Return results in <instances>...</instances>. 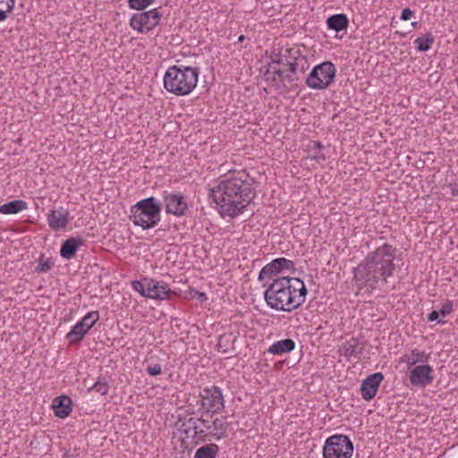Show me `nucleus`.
Listing matches in <instances>:
<instances>
[{"label":"nucleus","mask_w":458,"mask_h":458,"mask_svg":"<svg viewBox=\"0 0 458 458\" xmlns=\"http://www.w3.org/2000/svg\"><path fill=\"white\" fill-rule=\"evenodd\" d=\"M255 197V180L245 170L231 171L221 176L208 192L220 213L230 217L243 213Z\"/></svg>","instance_id":"f257e3e1"},{"label":"nucleus","mask_w":458,"mask_h":458,"mask_svg":"<svg viewBox=\"0 0 458 458\" xmlns=\"http://www.w3.org/2000/svg\"><path fill=\"white\" fill-rule=\"evenodd\" d=\"M395 249L384 243L368 255L353 268V281L359 290L378 289L387 284L395 270Z\"/></svg>","instance_id":"f03ea898"},{"label":"nucleus","mask_w":458,"mask_h":458,"mask_svg":"<svg viewBox=\"0 0 458 458\" xmlns=\"http://www.w3.org/2000/svg\"><path fill=\"white\" fill-rule=\"evenodd\" d=\"M307 288L297 277L276 278L264 292L267 304L274 310L291 312L305 301Z\"/></svg>","instance_id":"7ed1b4c3"},{"label":"nucleus","mask_w":458,"mask_h":458,"mask_svg":"<svg viewBox=\"0 0 458 458\" xmlns=\"http://www.w3.org/2000/svg\"><path fill=\"white\" fill-rule=\"evenodd\" d=\"M199 74V67L170 66L164 75V88L176 96L188 95L195 89Z\"/></svg>","instance_id":"20e7f679"},{"label":"nucleus","mask_w":458,"mask_h":458,"mask_svg":"<svg viewBox=\"0 0 458 458\" xmlns=\"http://www.w3.org/2000/svg\"><path fill=\"white\" fill-rule=\"evenodd\" d=\"M211 422L212 420L206 419L204 412H200L199 417L178 416L175 427L191 438L192 444L199 445L213 440Z\"/></svg>","instance_id":"39448f33"},{"label":"nucleus","mask_w":458,"mask_h":458,"mask_svg":"<svg viewBox=\"0 0 458 458\" xmlns=\"http://www.w3.org/2000/svg\"><path fill=\"white\" fill-rule=\"evenodd\" d=\"M161 207L154 197L140 200L131 208L130 220L142 229H150L160 221Z\"/></svg>","instance_id":"423d86ee"},{"label":"nucleus","mask_w":458,"mask_h":458,"mask_svg":"<svg viewBox=\"0 0 458 458\" xmlns=\"http://www.w3.org/2000/svg\"><path fill=\"white\" fill-rule=\"evenodd\" d=\"M335 74V64L330 61H325L313 67L306 77L305 83L312 89H326L333 83Z\"/></svg>","instance_id":"0eeeda50"},{"label":"nucleus","mask_w":458,"mask_h":458,"mask_svg":"<svg viewBox=\"0 0 458 458\" xmlns=\"http://www.w3.org/2000/svg\"><path fill=\"white\" fill-rule=\"evenodd\" d=\"M353 444L345 435L336 434L327 438L323 446L324 458H351Z\"/></svg>","instance_id":"6e6552de"},{"label":"nucleus","mask_w":458,"mask_h":458,"mask_svg":"<svg viewBox=\"0 0 458 458\" xmlns=\"http://www.w3.org/2000/svg\"><path fill=\"white\" fill-rule=\"evenodd\" d=\"M202 412L210 415L219 413L225 408V400L222 390L218 386L206 387L199 393L198 402Z\"/></svg>","instance_id":"1a4fd4ad"},{"label":"nucleus","mask_w":458,"mask_h":458,"mask_svg":"<svg viewBox=\"0 0 458 458\" xmlns=\"http://www.w3.org/2000/svg\"><path fill=\"white\" fill-rule=\"evenodd\" d=\"M162 13L157 8L134 13L130 20V26L140 33H148L159 24Z\"/></svg>","instance_id":"9d476101"},{"label":"nucleus","mask_w":458,"mask_h":458,"mask_svg":"<svg viewBox=\"0 0 458 458\" xmlns=\"http://www.w3.org/2000/svg\"><path fill=\"white\" fill-rule=\"evenodd\" d=\"M286 65L289 72H299L302 76L310 64L308 56L299 47H291L288 49Z\"/></svg>","instance_id":"9b49d317"},{"label":"nucleus","mask_w":458,"mask_h":458,"mask_svg":"<svg viewBox=\"0 0 458 458\" xmlns=\"http://www.w3.org/2000/svg\"><path fill=\"white\" fill-rule=\"evenodd\" d=\"M294 268L293 261L285 258H277L266 265L259 274V280L263 281L276 276L283 270H292Z\"/></svg>","instance_id":"f8f14e48"},{"label":"nucleus","mask_w":458,"mask_h":458,"mask_svg":"<svg viewBox=\"0 0 458 458\" xmlns=\"http://www.w3.org/2000/svg\"><path fill=\"white\" fill-rule=\"evenodd\" d=\"M164 202L165 205V211L176 216H184L188 210V204L184 197L180 193L165 192Z\"/></svg>","instance_id":"ddd939ff"},{"label":"nucleus","mask_w":458,"mask_h":458,"mask_svg":"<svg viewBox=\"0 0 458 458\" xmlns=\"http://www.w3.org/2000/svg\"><path fill=\"white\" fill-rule=\"evenodd\" d=\"M383 379L384 376L381 372H377L367 377L360 386L362 398L366 401L374 398Z\"/></svg>","instance_id":"4468645a"},{"label":"nucleus","mask_w":458,"mask_h":458,"mask_svg":"<svg viewBox=\"0 0 458 458\" xmlns=\"http://www.w3.org/2000/svg\"><path fill=\"white\" fill-rule=\"evenodd\" d=\"M433 369L429 365L416 366L410 374V382L412 386H426L433 381Z\"/></svg>","instance_id":"2eb2a0df"},{"label":"nucleus","mask_w":458,"mask_h":458,"mask_svg":"<svg viewBox=\"0 0 458 458\" xmlns=\"http://www.w3.org/2000/svg\"><path fill=\"white\" fill-rule=\"evenodd\" d=\"M70 219V212L64 208L52 209L47 215L48 225L51 229L55 231L65 228Z\"/></svg>","instance_id":"dca6fc26"},{"label":"nucleus","mask_w":458,"mask_h":458,"mask_svg":"<svg viewBox=\"0 0 458 458\" xmlns=\"http://www.w3.org/2000/svg\"><path fill=\"white\" fill-rule=\"evenodd\" d=\"M148 298L156 300H165L172 293L168 284L163 281H157L150 278L148 281Z\"/></svg>","instance_id":"f3484780"},{"label":"nucleus","mask_w":458,"mask_h":458,"mask_svg":"<svg viewBox=\"0 0 458 458\" xmlns=\"http://www.w3.org/2000/svg\"><path fill=\"white\" fill-rule=\"evenodd\" d=\"M72 399L65 394L57 396L53 401V409L55 415L60 419H64L72 412Z\"/></svg>","instance_id":"a211bd4d"},{"label":"nucleus","mask_w":458,"mask_h":458,"mask_svg":"<svg viewBox=\"0 0 458 458\" xmlns=\"http://www.w3.org/2000/svg\"><path fill=\"white\" fill-rule=\"evenodd\" d=\"M85 240L81 237H72L64 241L60 249V255L65 259H71L76 254L80 246L83 245Z\"/></svg>","instance_id":"6ab92c4d"},{"label":"nucleus","mask_w":458,"mask_h":458,"mask_svg":"<svg viewBox=\"0 0 458 458\" xmlns=\"http://www.w3.org/2000/svg\"><path fill=\"white\" fill-rule=\"evenodd\" d=\"M212 437L215 440H220L227 437L229 423L226 420V416L216 417L212 420Z\"/></svg>","instance_id":"aec40b11"},{"label":"nucleus","mask_w":458,"mask_h":458,"mask_svg":"<svg viewBox=\"0 0 458 458\" xmlns=\"http://www.w3.org/2000/svg\"><path fill=\"white\" fill-rule=\"evenodd\" d=\"M295 349V343L293 340L287 338L277 341L269 346L267 352L274 355H282L284 353L291 352Z\"/></svg>","instance_id":"412c9836"},{"label":"nucleus","mask_w":458,"mask_h":458,"mask_svg":"<svg viewBox=\"0 0 458 458\" xmlns=\"http://www.w3.org/2000/svg\"><path fill=\"white\" fill-rule=\"evenodd\" d=\"M327 25L329 30L340 32L348 28L349 21L345 14L337 13L333 14L327 19Z\"/></svg>","instance_id":"4be33fe9"},{"label":"nucleus","mask_w":458,"mask_h":458,"mask_svg":"<svg viewBox=\"0 0 458 458\" xmlns=\"http://www.w3.org/2000/svg\"><path fill=\"white\" fill-rule=\"evenodd\" d=\"M324 146L319 141H310L307 145V158L315 160L318 163L326 160V156L322 152Z\"/></svg>","instance_id":"5701e85b"},{"label":"nucleus","mask_w":458,"mask_h":458,"mask_svg":"<svg viewBox=\"0 0 458 458\" xmlns=\"http://www.w3.org/2000/svg\"><path fill=\"white\" fill-rule=\"evenodd\" d=\"M27 202L22 199H14L0 206V213L4 215H14L27 209Z\"/></svg>","instance_id":"b1692460"},{"label":"nucleus","mask_w":458,"mask_h":458,"mask_svg":"<svg viewBox=\"0 0 458 458\" xmlns=\"http://www.w3.org/2000/svg\"><path fill=\"white\" fill-rule=\"evenodd\" d=\"M235 340L236 337L233 333L221 335L216 344L218 352L225 354L233 352Z\"/></svg>","instance_id":"393cba45"},{"label":"nucleus","mask_w":458,"mask_h":458,"mask_svg":"<svg viewBox=\"0 0 458 458\" xmlns=\"http://www.w3.org/2000/svg\"><path fill=\"white\" fill-rule=\"evenodd\" d=\"M89 331V329L79 321L66 335V338L70 344L80 343Z\"/></svg>","instance_id":"a878e982"},{"label":"nucleus","mask_w":458,"mask_h":458,"mask_svg":"<svg viewBox=\"0 0 458 458\" xmlns=\"http://www.w3.org/2000/svg\"><path fill=\"white\" fill-rule=\"evenodd\" d=\"M428 359L429 353H426L425 352H421L417 349L412 350L409 354H406L403 357L404 361L410 366L415 365L419 362H427Z\"/></svg>","instance_id":"bb28decb"},{"label":"nucleus","mask_w":458,"mask_h":458,"mask_svg":"<svg viewBox=\"0 0 458 458\" xmlns=\"http://www.w3.org/2000/svg\"><path fill=\"white\" fill-rule=\"evenodd\" d=\"M219 451V447L216 444H209L199 447L193 458H216Z\"/></svg>","instance_id":"cd10ccee"},{"label":"nucleus","mask_w":458,"mask_h":458,"mask_svg":"<svg viewBox=\"0 0 458 458\" xmlns=\"http://www.w3.org/2000/svg\"><path fill=\"white\" fill-rule=\"evenodd\" d=\"M435 41V38L431 32H427L422 37H419L415 39L414 44L416 48L420 52H427L429 50Z\"/></svg>","instance_id":"c85d7f7f"},{"label":"nucleus","mask_w":458,"mask_h":458,"mask_svg":"<svg viewBox=\"0 0 458 458\" xmlns=\"http://www.w3.org/2000/svg\"><path fill=\"white\" fill-rule=\"evenodd\" d=\"M358 341L352 338L343 344L340 351L346 358L357 357L361 352V349L358 350Z\"/></svg>","instance_id":"c756f323"},{"label":"nucleus","mask_w":458,"mask_h":458,"mask_svg":"<svg viewBox=\"0 0 458 458\" xmlns=\"http://www.w3.org/2000/svg\"><path fill=\"white\" fill-rule=\"evenodd\" d=\"M15 6V0H0V21H4L8 18Z\"/></svg>","instance_id":"7c9ffc66"},{"label":"nucleus","mask_w":458,"mask_h":458,"mask_svg":"<svg viewBox=\"0 0 458 458\" xmlns=\"http://www.w3.org/2000/svg\"><path fill=\"white\" fill-rule=\"evenodd\" d=\"M150 278L144 277L141 281L134 280L131 282L132 289L138 292L141 296L148 298V281Z\"/></svg>","instance_id":"2f4dec72"},{"label":"nucleus","mask_w":458,"mask_h":458,"mask_svg":"<svg viewBox=\"0 0 458 458\" xmlns=\"http://www.w3.org/2000/svg\"><path fill=\"white\" fill-rule=\"evenodd\" d=\"M54 266V262L51 259L45 258L44 255H41L38 260V266L35 268L37 273H47Z\"/></svg>","instance_id":"473e14b6"},{"label":"nucleus","mask_w":458,"mask_h":458,"mask_svg":"<svg viewBox=\"0 0 458 458\" xmlns=\"http://www.w3.org/2000/svg\"><path fill=\"white\" fill-rule=\"evenodd\" d=\"M99 319V314L98 310L90 311L87 313L81 319V322L88 328L91 329L92 327Z\"/></svg>","instance_id":"72a5a7b5"},{"label":"nucleus","mask_w":458,"mask_h":458,"mask_svg":"<svg viewBox=\"0 0 458 458\" xmlns=\"http://www.w3.org/2000/svg\"><path fill=\"white\" fill-rule=\"evenodd\" d=\"M155 0H129L128 5L131 9L143 11L148 6L151 5Z\"/></svg>","instance_id":"f704fd0d"},{"label":"nucleus","mask_w":458,"mask_h":458,"mask_svg":"<svg viewBox=\"0 0 458 458\" xmlns=\"http://www.w3.org/2000/svg\"><path fill=\"white\" fill-rule=\"evenodd\" d=\"M301 78V75L299 72H289L287 70L284 76L282 83H288L291 87H293L297 84V81H300Z\"/></svg>","instance_id":"c9c22d12"},{"label":"nucleus","mask_w":458,"mask_h":458,"mask_svg":"<svg viewBox=\"0 0 458 458\" xmlns=\"http://www.w3.org/2000/svg\"><path fill=\"white\" fill-rule=\"evenodd\" d=\"M89 390H93L97 393H99L101 395H105L107 394L109 390L108 384L104 380H98Z\"/></svg>","instance_id":"e433bc0d"},{"label":"nucleus","mask_w":458,"mask_h":458,"mask_svg":"<svg viewBox=\"0 0 458 458\" xmlns=\"http://www.w3.org/2000/svg\"><path fill=\"white\" fill-rule=\"evenodd\" d=\"M288 49L286 48L284 50V53L283 54H275L271 56V62L272 64H277L281 65H286V59L288 57Z\"/></svg>","instance_id":"4c0bfd02"},{"label":"nucleus","mask_w":458,"mask_h":458,"mask_svg":"<svg viewBox=\"0 0 458 458\" xmlns=\"http://www.w3.org/2000/svg\"><path fill=\"white\" fill-rule=\"evenodd\" d=\"M453 310H454V304H453V301H447L442 307L439 310H437L439 312V315H441L442 317H446L447 315H449L450 313L453 312Z\"/></svg>","instance_id":"58836bf2"},{"label":"nucleus","mask_w":458,"mask_h":458,"mask_svg":"<svg viewBox=\"0 0 458 458\" xmlns=\"http://www.w3.org/2000/svg\"><path fill=\"white\" fill-rule=\"evenodd\" d=\"M146 371L148 372V375L155 377L162 373V368L157 363L148 364L146 369Z\"/></svg>","instance_id":"ea45409f"},{"label":"nucleus","mask_w":458,"mask_h":458,"mask_svg":"<svg viewBox=\"0 0 458 458\" xmlns=\"http://www.w3.org/2000/svg\"><path fill=\"white\" fill-rule=\"evenodd\" d=\"M439 312L437 310H432L428 316V321H430V322H433V321H436L437 320V323L438 324H443L444 321L442 320H438V318H439Z\"/></svg>","instance_id":"a19ab883"},{"label":"nucleus","mask_w":458,"mask_h":458,"mask_svg":"<svg viewBox=\"0 0 458 458\" xmlns=\"http://www.w3.org/2000/svg\"><path fill=\"white\" fill-rule=\"evenodd\" d=\"M413 15V12L409 8H404L402 11L400 19L403 21H408Z\"/></svg>","instance_id":"79ce46f5"},{"label":"nucleus","mask_w":458,"mask_h":458,"mask_svg":"<svg viewBox=\"0 0 458 458\" xmlns=\"http://www.w3.org/2000/svg\"><path fill=\"white\" fill-rule=\"evenodd\" d=\"M285 72H286V71H284V70H282V69H276V70L274 71L275 75H276V77H278L279 81H281V82H282V81H283V79H284V76Z\"/></svg>","instance_id":"37998d69"},{"label":"nucleus","mask_w":458,"mask_h":458,"mask_svg":"<svg viewBox=\"0 0 458 458\" xmlns=\"http://www.w3.org/2000/svg\"><path fill=\"white\" fill-rule=\"evenodd\" d=\"M450 189H451V193L452 195L454 197V196H458V184L454 183V184H450L449 185Z\"/></svg>","instance_id":"c03bdc74"},{"label":"nucleus","mask_w":458,"mask_h":458,"mask_svg":"<svg viewBox=\"0 0 458 458\" xmlns=\"http://www.w3.org/2000/svg\"><path fill=\"white\" fill-rule=\"evenodd\" d=\"M195 411L193 408H191L190 406H188L187 410H186V412L185 414H183L182 416H187V417H195Z\"/></svg>","instance_id":"a18cd8bd"},{"label":"nucleus","mask_w":458,"mask_h":458,"mask_svg":"<svg viewBox=\"0 0 458 458\" xmlns=\"http://www.w3.org/2000/svg\"><path fill=\"white\" fill-rule=\"evenodd\" d=\"M272 82H273V83L276 86V88H278V89L280 88V83H282L281 81H279V79H278V77H276V76H274V77L272 78Z\"/></svg>","instance_id":"49530a36"},{"label":"nucleus","mask_w":458,"mask_h":458,"mask_svg":"<svg viewBox=\"0 0 458 458\" xmlns=\"http://www.w3.org/2000/svg\"><path fill=\"white\" fill-rule=\"evenodd\" d=\"M199 299L201 301H206V300H207L206 293H199Z\"/></svg>","instance_id":"de8ad7c7"},{"label":"nucleus","mask_w":458,"mask_h":458,"mask_svg":"<svg viewBox=\"0 0 458 458\" xmlns=\"http://www.w3.org/2000/svg\"><path fill=\"white\" fill-rule=\"evenodd\" d=\"M64 458H76V455H72V454L66 453L64 454Z\"/></svg>","instance_id":"09e8293b"},{"label":"nucleus","mask_w":458,"mask_h":458,"mask_svg":"<svg viewBox=\"0 0 458 458\" xmlns=\"http://www.w3.org/2000/svg\"><path fill=\"white\" fill-rule=\"evenodd\" d=\"M244 38H244V36H243V35H240V36L238 37V42H242V41L244 40Z\"/></svg>","instance_id":"8fccbe9b"},{"label":"nucleus","mask_w":458,"mask_h":458,"mask_svg":"<svg viewBox=\"0 0 458 458\" xmlns=\"http://www.w3.org/2000/svg\"><path fill=\"white\" fill-rule=\"evenodd\" d=\"M417 24H418V22H416V21H414V22H412V23H411V25H412L413 27H416V26H417Z\"/></svg>","instance_id":"3c124183"}]
</instances>
